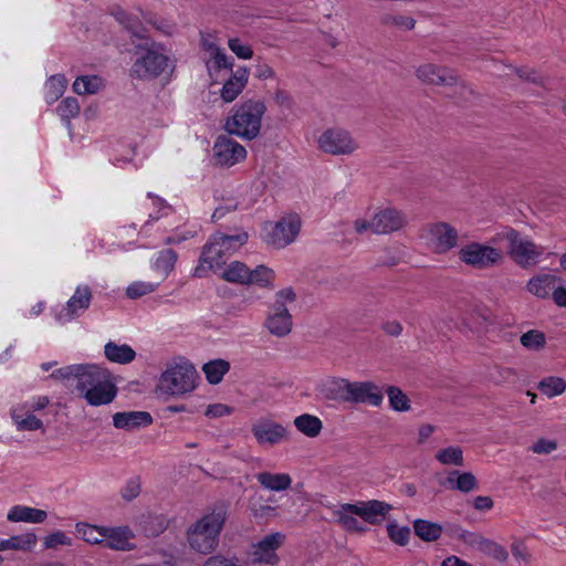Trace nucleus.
<instances>
[{
  "instance_id": "nucleus-1",
  "label": "nucleus",
  "mask_w": 566,
  "mask_h": 566,
  "mask_svg": "<svg viewBox=\"0 0 566 566\" xmlns=\"http://www.w3.org/2000/svg\"><path fill=\"white\" fill-rule=\"evenodd\" d=\"M229 515L230 502L227 500H219L209 506L208 512L188 528L190 547L205 555L213 552Z\"/></svg>"
},
{
  "instance_id": "nucleus-2",
  "label": "nucleus",
  "mask_w": 566,
  "mask_h": 566,
  "mask_svg": "<svg viewBox=\"0 0 566 566\" xmlns=\"http://www.w3.org/2000/svg\"><path fill=\"white\" fill-rule=\"evenodd\" d=\"M248 239L245 231L237 234H226L220 231L213 233L202 247L195 275L201 277L208 270L220 269L230 255L248 242Z\"/></svg>"
},
{
  "instance_id": "nucleus-3",
  "label": "nucleus",
  "mask_w": 566,
  "mask_h": 566,
  "mask_svg": "<svg viewBox=\"0 0 566 566\" xmlns=\"http://www.w3.org/2000/svg\"><path fill=\"white\" fill-rule=\"evenodd\" d=\"M136 59L129 70L133 78L151 81L159 77L169 66V59L161 44L147 40L135 44Z\"/></svg>"
},
{
  "instance_id": "nucleus-4",
  "label": "nucleus",
  "mask_w": 566,
  "mask_h": 566,
  "mask_svg": "<svg viewBox=\"0 0 566 566\" xmlns=\"http://www.w3.org/2000/svg\"><path fill=\"white\" fill-rule=\"evenodd\" d=\"M266 106L261 99H248L240 104L226 122L224 129L245 140L255 139L261 130V122Z\"/></svg>"
},
{
  "instance_id": "nucleus-5",
  "label": "nucleus",
  "mask_w": 566,
  "mask_h": 566,
  "mask_svg": "<svg viewBox=\"0 0 566 566\" xmlns=\"http://www.w3.org/2000/svg\"><path fill=\"white\" fill-rule=\"evenodd\" d=\"M459 260L475 270H486L503 263L504 254L501 249L470 242L458 251Z\"/></svg>"
},
{
  "instance_id": "nucleus-6",
  "label": "nucleus",
  "mask_w": 566,
  "mask_h": 566,
  "mask_svg": "<svg viewBox=\"0 0 566 566\" xmlns=\"http://www.w3.org/2000/svg\"><path fill=\"white\" fill-rule=\"evenodd\" d=\"M427 247L437 254H446L459 245V232L448 222L427 224L421 231Z\"/></svg>"
},
{
  "instance_id": "nucleus-7",
  "label": "nucleus",
  "mask_w": 566,
  "mask_h": 566,
  "mask_svg": "<svg viewBox=\"0 0 566 566\" xmlns=\"http://www.w3.org/2000/svg\"><path fill=\"white\" fill-rule=\"evenodd\" d=\"M197 377V370L191 364H176L163 373L160 384L170 395H184L196 388Z\"/></svg>"
},
{
  "instance_id": "nucleus-8",
  "label": "nucleus",
  "mask_w": 566,
  "mask_h": 566,
  "mask_svg": "<svg viewBox=\"0 0 566 566\" xmlns=\"http://www.w3.org/2000/svg\"><path fill=\"white\" fill-rule=\"evenodd\" d=\"M505 238L509 242L510 256L521 268L535 265L544 252L542 247L523 238L516 230H510Z\"/></svg>"
},
{
  "instance_id": "nucleus-9",
  "label": "nucleus",
  "mask_w": 566,
  "mask_h": 566,
  "mask_svg": "<svg viewBox=\"0 0 566 566\" xmlns=\"http://www.w3.org/2000/svg\"><path fill=\"white\" fill-rule=\"evenodd\" d=\"M300 230V217L297 214H289L280 221L269 223L265 227V241L275 248H284L295 240Z\"/></svg>"
},
{
  "instance_id": "nucleus-10",
  "label": "nucleus",
  "mask_w": 566,
  "mask_h": 566,
  "mask_svg": "<svg viewBox=\"0 0 566 566\" xmlns=\"http://www.w3.org/2000/svg\"><path fill=\"white\" fill-rule=\"evenodd\" d=\"M319 148L331 155H350L358 144L352 135L344 129H327L318 139Z\"/></svg>"
},
{
  "instance_id": "nucleus-11",
  "label": "nucleus",
  "mask_w": 566,
  "mask_h": 566,
  "mask_svg": "<svg viewBox=\"0 0 566 566\" xmlns=\"http://www.w3.org/2000/svg\"><path fill=\"white\" fill-rule=\"evenodd\" d=\"M134 538L135 533L128 525L104 526L101 546L112 551L130 552L136 548V544L132 543Z\"/></svg>"
},
{
  "instance_id": "nucleus-12",
  "label": "nucleus",
  "mask_w": 566,
  "mask_h": 566,
  "mask_svg": "<svg viewBox=\"0 0 566 566\" xmlns=\"http://www.w3.org/2000/svg\"><path fill=\"white\" fill-rule=\"evenodd\" d=\"M213 156L218 165L231 167L247 157V150L234 139L219 136L213 145Z\"/></svg>"
},
{
  "instance_id": "nucleus-13",
  "label": "nucleus",
  "mask_w": 566,
  "mask_h": 566,
  "mask_svg": "<svg viewBox=\"0 0 566 566\" xmlns=\"http://www.w3.org/2000/svg\"><path fill=\"white\" fill-rule=\"evenodd\" d=\"M251 431L261 446H274L289 438L286 427L266 418L253 423Z\"/></svg>"
},
{
  "instance_id": "nucleus-14",
  "label": "nucleus",
  "mask_w": 566,
  "mask_h": 566,
  "mask_svg": "<svg viewBox=\"0 0 566 566\" xmlns=\"http://www.w3.org/2000/svg\"><path fill=\"white\" fill-rule=\"evenodd\" d=\"M92 301V291L87 285L76 287L74 294L67 301L64 308L56 314L60 323H67L81 316L88 307Z\"/></svg>"
},
{
  "instance_id": "nucleus-15",
  "label": "nucleus",
  "mask_w": 566,
  "mask_h": 566,
  "mask_svg": "<svg viewBox=\"0 0 566 566\" xmlns=\"http://www.w3.org/2000/svg\"><path fill=\"white\" fill-rule=\"evenodd\" d=\"M416 76L429 85L451 86L458 83V76L452 70L431 63L417 67Z\"/></svg>"
},
{
  "instance_id": "nucleus-16",
  "label": "nucleus",
  "mask_w": 566,
  "mask_h": 566,
  "mask_svg": "<svg viewBox=\"0 0 566 566\" xmlns=\"http://www.w3.org/2000/svg\"><path fill=\"white\" fill-rule=\"evenodd\" d=\"M78 368L81 370L75 376V388L83 394V397L90 388L103 385L112 378L111 373L98 365H78Z\"/></svg>"
},
{
  "instance_id": "nucleus-17",
  "label": "nucleus",
  "mask_w": 566,
  "mask_h": 566,
  "mask_svg": "<svg viewBox=\"0 0 566 566\" xmlns=\"http://www.w3.org/2000/svg\"><path fill=\"white\" fill-rule=\"evenodd\" d=\"M347 399L349 403H367L378 407L382 402L384 395L373 381H350Z\"/></svg>"
},
{
  "instance_id": "nucleus-18",
  "label": "nucleus",
  "mask_w": 566,
  "mask_h": 566,
  "mask_svg": "<svg viewBox=\"0 0 566 566\" xmlns=\"http://www.w3.org/2000/svg\"><path fill=\"white\" fill-rule=\"evenodd\" d=\"M284 539L285 535L281 532L264 536L254 545V555H258L256 560L272 566L277 565L280 558L275 551L282 546Z\"/></svg>"
},
{
  "instance_id": "nucleus-19",
  "label": "nucleus",
  "mask_w": 566,
  "mask_h": 566,
  "mask_svg": "<svg viewBox=\"0 0 566 566\" xmlns=\"http://www.w3.org/2000/svg\"><path fill=\"white\" fill-rule=\"evenodd\" d=\"M349 388V380L332 377L321 381L316 387V391L324 400L348 402Z\"/></svg>"
},
{
  "instance_id": "nucleus-20",
  "label": "nucleus",
  "mask_w": 566,
  "mask_h": 566,
  "mask_svg": "<svg viewBox=\"0 0 566 566\" xmlns=\"http://www.w3.org/2000/svg\"><path fill=\"white\" fill-rule=\"evenodd\" d=\"M438 482L448 490L460 491L462 493H469L479 489V482L475 475L468 471L451 470L447 472L444 479H441L438 474Z\"/></svg>"
},
{
  "instance_id": "nucleus-21",
  "label": "nucleus",
  "mask_w": 566,
  "mask_h": 566,
  "mask_svg": "<svg viewBox=\"0 0 566 566\" xmlns=\"http://www.w3.org/2000/svg\"><path fill=\"white\" fill-rule=\"evenodd\" d=\"M406 224L405 214L394 208L379 210L374 214L376 234H387L400 230Z\"/></svg>"
},
{
  "instance_id": "nucleus-22",
  "label": "nucleus",
  "mask_w": 566,
  "mask_h": 566,
  "mask_svg": "<svg viewBox=\"0 0 566 566\" xmlns=\"http://www.w3.org/2000/svg\"><path fill=\"white\" fill-rule=\"evenodd\" d=\"M264 325L270 334L276 337H284L292 331V315L286 307L271 306Z\"/></svg>"
},
{
  "instance_id": "nucleus-23",
  "label": "nucleus",
  "mask_w": 566,
  "mask_h": 566,
  "mask_svg": "<svg viewBox=\"0 0 566 566\" xmlns=\"http://www.w3.org/2000/svg\"><path fill=\"white\" fill-rule=\"evenodd\" d=\"M112 15L126 31L130 33V40L134 45L136 44L134 39H138L144 42L149 40L147 36V29L137 15H133L120 8H115L112 11Z\"/></svg>"
},
{
  "instance_id": "nucleus-24",
  "label": "nucleus",
  "mask_w": 566,
  "mask_h": 566,
  "mask_svg": "<svg viewBox=\"0 0 566 566\" xmlns=\"http://www.w3.org/2000/svg\"><path fill=\"white\" fill-rule=\"evenodd\" d=\"M153 417L147 411H124L116 412L113 416V424L115 428L124 430H134L151 424Z\"/></svg>"
},
{
  "instance_id": "nucleus-25",
  "label": "nucleus",
  "mask_w": 566,
  "mask_h": 566,
  "mask_svg": "<svg viewBox=\"0 0 566 566\" xmlns=\"http://www.w3.org/2000/svg\"><path fill=\"white\" fill-rule=\"evenodd\" d=\"M249 78V70L245 66L239 67L231 77L223 84L221 97L224 102L234 101L245 87Z\"/></svg>"
},
{
  "instance_id": "nucleus-26",
  "label": "nucleus",
  "mask_w": 566,
  "mask_h": 566,
  "mask_svg": "<svg viewBox=\"0 0 566 566\" xmlns=\"http://www.w3.org/2000/svg\"><path fill=\"white\" fill-rule=\"evenodd\" d=\"M117 394V388L112 378L105 384L90 388L86 390L84 398L91 406L107 405L114 400Z\"/></svg>"
},
{
  "instance_id": "nucleus-27",
  "label": "nucleus",
  "mask_w": 566,
  "mask_h": 566,
  "mask_svg": "<svg viewBox=\"0 0 566 566\" xmlns=\"http://www.w3.org/2000/svg\"><path fill=\"white\" fill-rule=\"evenodd\" d=\"M461 319L471 332H482L489 323L490 311L484 306L473 305L462 314Z\"/></svg>"
},
{
  "instance_id": "nucleus-28",
  "label": "nucleus",
  "mask_w": 566,
  "mask_h": 566,
  "mask_svg": "<svg viewBox=\"0 0 566 566\" xmlns=\"http://www.w3.org/2000/svg\"><path fill=\"white\" fill-rule=\"evenodd\" d=\"M392 510V505L379 500L363 501L361 518L364 522L377 525L380 524L386 514Z\"/></svg>"
},
{
  "instance_id": "nucleus-29",
  "label": "nucleus",
  "mask_w": 566,
  "mask_h": 566,
  "mask_svg": "<svg viewBox=\"0 0 566 566\" xmlns=\"http://www.w3.org/2000/svg\"><path fill=\"white\" fill-rule=\"evenodd\" d=\"M48 517L44 510L15 505L10 509L7 518L10 522L43 523Z\"/></svg>"
},
{
  "instance_id": "nucleus-30",
  "label": "nucleus",
  "mask_w": 566,
  "mask_h": 566,
  "mask_svg": "<svg viewBox=\"0 0 566 566\" xmlns=\"http://www.w3.org/2000/svg\"><path fill=\"white\" fill-rule=\"evenodd\" d=\"M558 279L552 274H541L532 277L527 282V291L541 298H546L553 294V291L556 287V282Z\"/></svg>"
},
{
  "instance_id": "nucleus-31",
  "label": "nucleus",
  "mask_w": 566,
  "mask_h": 566,
  "mask_svg": "<svg viewBox=\"0 0 566 566\" xmlns=\"http://www.w3.org/2000/svg\"><path fill=\"white\" fill-rule=\"evenodd\" d=\"M413 533L421 541L430 543L438 541L443 534L440 523L424 518H417L412 522Z\"/></svg>"
},
{
  "instance_id": "nucleus-32",
  "label": "nucleus",
  "mask_w": 566,
  "mask_h": 566,
  "mask_svg": "<svg viewBox=\"0 0 566 566\" xmlns=\"http://www.w3.org/2000/svg\"><path fill=\"white\" fill-rule=\"evenodd\" d=\"M104 355L112 363L126 365L135 359L136 352L127 344L118 345L114 342H108L104 346Z\"/></svg>"
},
{
  "instance_id": "nucleus-33",
  "label": "nucleus",
  "mask_w": 566,
  "mask_h": 566,
  "mask_svg": "<svg viewBox=\"0 0 566 566\" xmlns=\"http://www.w3.org/2000/svg\"><path fill=\"white\" fill-rule=\"evenodd\" d=\"M168 526L163 515L143 514L139 517V527L146 537H157L163 534Z\"/></svg>"
},
{
  "instance_id": "nucleus-34",
  "label": "nucleus",
  "mask_w": 566,
  "mask_h": 566,
  "mask_svg": "<svg viewBox=\"0 0 566 566\" xmlns=\"http://www.w3.org/2000/svg\"><path fill=\"white\" fill-rule=\"evenodd\" d=\"M36 535L32 532L21 535H13L10 538L0 541V552L7 549L31 551L36 544Z\"/></svg>"
},
{
  "instance_id": "nucleus-35",
  "label": "nucleus",
  "mask_w": 566,
  "mask_h": 566,
  "mask_svg": "<svg viewBox=\"0 0 566 566\" xmlns=\"http://www.w3.org/2000/svg\"><path fill=\"white\" fill-rule=\"evenodd\" d=\"M259 483L272 491H284L291 485V476L286 473L261 472L258 474Z\"/></svg>"
},
{
  "instance_id": "nucleus-36",
  "label": "nucleus",
  "mask_w": 566,
  "mask_h": 566,
  "mask_svg": "<svg viewBox=\"0 0 566 566\" xmlns=\"http://www.w3.org/2000/svg\"><path fill=\"white\" fill-rule=\"evenodd\" d=\"M24 407L13 408L11 418L20 431H33L42 428V421L28 410L23 412Z\"/></svg>"
},
{
  "instance_id": "nucleus-37",
  "label": "nucleus",
  "mask_w": 566,
  "mask_h": 566,
  "mask_svg": "<svg viewBox=\"0 0 566 566\" xmlns=\"http://www.w3.org/2000/svg\"><path fill=\"white\" fill-rule=\"evenodd\" d=\"M251 270L240 261L231 262L223 271L221 277L230 283L248 285Z\"/></svg>"
},
{
  "instance_id": "nucleus-38",
  "label": "nucleus",
  "mask_w": 566,
  "mask_h": 566,
  "mask_svg": "<svg viewBox=\"0 0 566 566\" xmlns=\"http://www.w3.org/2000/svg\"><path fill=\"white\" fill-rule=\"evenodd\" d=\"M230 370V363L224 359H213L202 366V371L209 384L217 385L221 382L223 376Z\"/></svg>"
},
{
  "instance_id": "nucleus-39",
  "label": "nucleus",
  "mask_w": 566,
  "mask_h": 566,
  "mask_svg": "<svg viewBox=\"0 0 566 566\" xmlns=\"http://www.w3.org/2000/svg\"><path fill=\"white\" fill-rule=\"evenodd\" d=\"M294 424L300 432L311 438L317 437L323 428L321 419L310 413L296 417Z\"/></svg>"
},
{
  "instance_id": "nucleus-40",
  "label": "nucleus",
  "mask_w": 566,
  "mask_h": 566,
  "mask_svg": "<svg viewBox=\"0 0 566 566\" xmlns=\"http://www.w3.org/2000/svg\"><path fill=\"white\" fill-rule=\"evenodd\" d=\"M104 86L103 80L97 75H83L76 77L73 83V91L78 94H95Z\"/></svg>"
},
{
  "instance_id": "nucleus-41",
  "label": "nucleus",
  "mask_w": 566,
  "mask_h": 566,
  "mask_svg": "<svg viewBox=\"0 0 566 566\" xmlns=\"http://www.w3.org/2000/svg\"><path fill=\"white\" fill-rule=\"evenodd\" d=\"M102 528H104V525H95L90 524L87 522H77L75 524V531L80 535V537L91 544V545H99L101 546V538H102Z\"/></svg>"
},
{
  "instance_id": "nucleus-42",
  "label": "nucleus",
  "mask_w": 566,
  "mask_h": 566,
  "mask_svg": "<svg viewBox=\"0 0 566 566\" xmlns=\"http://www.w3.org/2000/svg\"><path fill=\"white\" fill-rule=\"evenodd\" d=\"M537 389L549 398L555 397L566 390V381L560 377L549 376L538 382Z\"/></svg>"
},
{
  "instance_id": "nucleus-43",
  "label": "nucleus",
  "mask_w": 566,
  "mask_h": 566,
  "mask_svg": "<svg viewBox=\"0 0 566 566\" xmlns=\"http://www.w3.org/2000/svg\"><path fill=\"white\" fill-rule=\"evenodd\" d=\"M521 345L527 350L538 352L546 345V335L538 329H531L520 337Z\"/></svg>"
},
{
  "instance_id": "nucleus-44",
  "label": "nucleus",
  "mask_w": 566,
  "mask_h": 566,
  "mask_svg": "<svg viewBox=\"0 0 566 566\" xmlns=\"http://www.w3.org/2000/svg\"><path fill=\"white\" fill-rule=\"evenodd\" d=\"M275 274L272 269L258 265L254 270H251L248 285H258L261 287H271L274 281Z\"/></svg>"
},
{
  "instance_id": "nucleus-45",
  "label": "nucleus",
  "mask_w": 566,
  "mask_h": 566,
  "mask_svg": "<svg viewBox=\"0 0 566 566\" xmlns=\"http://www.w3.org/2000/svg\"><path fill=\"white\" fill-rule=\"evenodd\" d=\"M177 261V253L172 249H165L158 253L155 261V270L160 272L165 277L174 270Z\"/></svg>"
},
{
  "instance_id": "nucleus-46",
  "label": "nucleus",
  "mask_w": 566,
  "mask_h": 566,
  "mask_svg": "<svg viewBox=\"0 0 566 566\" xmlns=\"http://www.w3.org/2000/svg\"><path fill=\"white\" fill-rule=\"evenodd\" d=\"M387 395L390 407L396 411H407L410 409V401L402 390L395 386L387 388Z\"/></svg>"
},
{
  "instance_id": "nucleus-47",
  "label": "nucleus",
  "mask_w": 566,
  "mask_h": 566,
  "mask_svg": "<svg viewBox=\"0 0 566 566\" xmlns=\"http://www.w3.org/2000/svg\"><path fill=\"white\" fill-rule=\"evenodd\" d=\"M387 533L388 537L391 542L399 546H406L410 538V527L399 526L396 521L389 522L387 524Z\"/></svg>"
},
{
  "instance_id": "nucleus-48",
  "label": "nucleus",
  "mask_w": 566,
  "mask_h": 566,
  "mask_svg": "<svg viewBox=\"0 0 566 566\" xmlns=\"http://www.w3.org/2000/svg\"><path fill=\"white\" fill-rule=\"evenodd\" d=\"M479 551L488 556H491L492 558L500 563H505L509 558V553L506 548L489 538H485L482 542Z\"/></svg>"
},
{
  "instance_id": "nucleus-49",
  "label": "nucleus",
  "mask_w": 566,
  "mask_h": 566,
  "mask_svg": "<svg viewBox=\"0 0 566 566\" xmlns=\"http://www.w3.org/2000/svg\"><path fill=\"white\" fill-rule=\"evenodd\" d=\"M67 81L64 75L56 74L49 78L46 83V98L55 102L65 91Z\"/></svg>"
},
{
  "instance_id": "nucleus-50",
  "label": "nucleus",
  "mask_w": 566,
  "mask_h": 566,
  "mask_svg": "<svg viewBox=\"0 0 566 566\" xmlns=\"http://www.w3.org/2000/svg\"><path fill=\"white\" fill-rule=\"evenodd\" d=\"M80 109L78 101L75 97H66L62 99L56 107L57 114L62 119L67 122V125H70L71 118H74L80 114Z\"/></svg>"
},
{
  "instance_id": "nucleus-51",
  "label": "nucleus",
  "mask_w": 566,
  "mask_h": 566,
  "mask_svg": "<svg viewBox=\"0 0 566 566\" xmlns=\"http://www.w3.org/2000/svg\"><path fill=\"white\" fill-rule=\"evenodd\" d=\"M380 21L384 25L403 30H412L416 24V20L413 18L401 14H385L381 17Z\"/></svg>"
},
{
  "instance_id": "nucleus-52",
  "label": "nucleus",
  "mask_w": 566,
  "mask_h": 566,
  "mask_svg": "<svg viewBox=\"0 0 566 566\" xmlns=\"http://www.w3.org/2000/svg\"><path fill=\"white\" fill-rule=\"evenodd\" d=\"M336 522L347 532L364 533L368 528L361 524L355 516L345 514L343 511H337Z\"/></svg>"
},
{
  "instance_id": "nucleus-53",
  "label": "nucleus",
  "mask_w": 566,
  "mask_h": 566,
  "mask_svg": "<svg viewBox=\"0 0 566 566\" xmlns=\"http://www.w3.org/2000/svg\"><path fill=\"white\" fill-rule=\"evenodd\" d=\"M157 287V284L149 283V282H133L129 284L126 289V295L130 300L139 298L144 295L153 293Z\"/></svg>"
},
{
  "instance_id": "nucleus-54",
  "label": "nucleus",
  "mask_w": 566,
  "mask_h": 566,
  "mask_svg": "<svg viewBox=\"0 0 566 566\" xmlns=\"http://www.w3.org/2000/svg\"><path fill=\"white\" fill-rule=\"evenodd\" d=\"M250 511L259 523L268 522L270 518L277 516V507L261 503H251Z\"/></svg>"
},
{
  "instance_id": "nucleus-55",
  "label": "nucleus",
  "mask_w": 566,
  "mask_h": 566,
  "mask_svg": "<svg viewBox=\"0 0 566 566\" xmlns=\"http://www.w3.org/2000/svg\"><path fill=\"white\" fill-rule=\"evenodd\" d=\"M228 46L239 59L249 60L253 56L252 46L243 43L239 38L229 39Z\"/></svg>"
},
{
  "instance_id": "nucleus-56",
  "label": "nucleus",
  "mask_w": 566,
  "mask_h": 566,
  "mask_svg": "<svg viewBox=\"0 0 566 566\" xmlns=\"http://www.w3.org/2000/svg\"><path fill=\"white\" fill-rule=\"evenodd\" d=\"M59 545H72V538L69 537L63 531H55L44 538V548L46 549L56 548Z\"/></svg>"
},
{
  "instance_id": "nucleus-57",
  "label": "nucleus",
  "mask_w": 566,
  "mask_h": 566,
  "mask_svg": "<svg viewBox=\"0 0 566 566\" xmlns=\"http://www.w3.org/2000/svg\"><path fill=\"white\" fill-rule=\"evenodd\" d=\"M140 493V478L133 476L129 479L125 486L122 489L120 494L124 500L130 502L136 499Z\"/></svg>"
},
{
  "instance_id": "nucleus-58",
  "label": "nucleus",
  "mask_w": 566,
  "mask_h": 566,
  "mask_svg": "<svg viewBox=\"0 0 566 566\" xmlns=\"http://www.w3.org/2000/svg\"><path fill=\"white\" fill-rule=\"evenodd\" d=\"M515 73L522 80L537 84L539 86H545V77L534 69L516 67Z\"/></svg>"
},
{
  "instance_id": "nucleus-59",
  "label": "nucleus",
  "mask_w": 566,
  "mask_h": 566,
  "mask_svg": "<svg viewBox=\"0 0 566 566\" xmlns=\"http://www.w3.org/2000/svg\"><path fill=\"white\" fill-rule=\"evenodd\" d=\"M210 49L212 50V60L217 70L231 69L233 66V59L228 56L218 46L211 45Z\"/></svg>"
},
{
  "instance_id": "nucleus-60",
  "label": "nucleus",
  "mask_w": 566,
  "mask_h": 566,
  "mask_svg": "<svg viewBox=\"0 0 566 566\" xmlns=\"http://www.w3.org/2000/svg\"><path fill=\"white\" fill-rule=\"evenodd\" d=\"M78 370H81V368H78V365L65 366V367L54 370L50 375V378L59 379V380H66V381L75 380V376Z\"/></svg>"
},
{
  "instance_id": "nucleus-61",
  "label": "nucleus",
  "mask_w": 566,
  "mask_h": 566,
  "mask_svg": "<svg viewBox=\"0 0 566 566\" xmlns=\"http://www.w3.org/2000/svg\"><path fill=\"white\" fill-rule=\"evenodd\" d=\"M296 294L291 287L283 289L275 294V302L272 307H286V303H293Z\"/></svg>"
},
{
  "instance_id": "nucleus-62",
  "label": "nucleus",
  "mask_w": 566,
  "mask_h": 566,
  "mask_svg": "<svg viewBox=\"0 0 566 566\" xmlns=\"http://www.w3.org/2000/svg\"><path fill=\"white\" fill-rule=\"evenodd\" d=\"M530 449L537 454H548L557 449V443L555 440H547L542 438L533 443Z\"/></svg>"
},
{
  "instance_id": "nucleus-63",
  "label": "nucleus",
  "mask_w": 566,
  "mask_h": 566,
  "mask_svg": "<svg viewBox=\"0 0 566 566\" xmlns=\"http://www.w3.org/2000/svg\"><path fill=\"white\" fill-rule=\"evenodd\" d=\"M462 458L463 450L459 446H451L442 449L436 455V460H462Z\"/></svg>"
},
{
  "instance_id": "nucleus-64",
  "label": "nucleus",
  "mask_w": 566,
  "mask_h": 566,
  "mask_svg": "<svg viewBox=\"0 0 566 566\" xmlns=\"http://www.w3.org/2000/svg\"><path fill=\"white\" fill-rule=\"evenodd\" d=\"M511 553L516 560L528 562L530 559L527 547L522 539H516L511 544Z\"/></svg>"
}]
</instances>
